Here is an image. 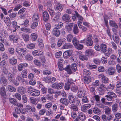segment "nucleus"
Here are the masks:
<instances>
[{
  "label": "nucleus",
  "instance_id": "50",
  "mask_svg": "<svg viewBox=\"0 0 121 121\" xmlns=\"http://www.w3.org/2000/svg\"><path fill=\"white\" fill-rule=\"evenodd\" d=\"M77 66L76 63H74L72 64L71 67V69L73 71H76L77 70Z\"/></svg>",
  "mask_w": 121,
  "mask_h": 121
},
{
  "label": "nucleus",
  "instance_id": "19",
  "mask_svg": "<svg viewBox=\"0 0 121 121\" xmlns=\"http://www.w3.org/2000/svg\"><path fill=\"white\" fill-rule=\"evenodd\" d=\"M73 26V23H71L68 24L66 25L65 27L68 32L70 33L71 31L72 30V29Z\"/></svg>",
  "mask_w": 121,
  "mask_h": 121
},
{
  "label": "nucleus",
  "instance_id": "3",
  "mask_svg": "<svg viewBox=\"0 0 121 121\" xmlns=\"http://www.w3.org/2000/svg\"><path fill=\"white\" fill-rule=\"evenodd\" d=\"M86 119L85 116L82 112H78L77 117L74 121H80V120L83 121Z\"/></svg>",
  "mask_w": 121,
  "mask_h": 121
},
{
  "label": "nucleus",
  "instance_id": "4",
  "mask_svg": "<svg viewBox=\"0 0 121 121\" xmlns=\"http://www.w3.org/2000/svg\"><path fill=\"white\" fill-rule=\"evenodd\" d=\"M64 86V83L62 82L55 83L52 85L51 87L53 88L59 90L61 89Z\"/></svg>",
  "mask_w": 121,
  "mask_h": 121
},
{
  "label": "nucleus",
  "instance_id": "12",
  "mask_svg": "<svg viewBox=\"0 0 121 121\" xmlns=\"http://www.w3.org/2000/svg\"><path fill=\"white\" fill-rule=\"evenodd\" d=\"M9 39L10 41H13L14 43H17L19 40L18 37L17 36L14 35H10L9 36Z\"/></svg>",
  "mask_w": 121,
  "mask_h": 121
},
{
  "label": "nucleus",
  "instance_id": "47",
  "mask_svg": "<svg viewBox=\"0 0 121 121\" xmlns=\"http://www.w3.org/2000/svg\"><path fill=\"white\" fill-rule=\"evenodd\" d=\"M4 20L5 23L10 24L11 21L10 18L8 17H5L4 18Z\"/></svg>",
  "mask_w": 121,
  "mask_h": 121
},
{
  "label": "nucleus",
  "instance_id": "48",
  "mask_svg": "<svg viewBox=\"0 0 121 121\" xmlns=\"http://www.w3.org/2000/svg\"><path fill=\"white\" fill-rule=\"evenodd\" d=\"M48 10L51 16L52 17L55 14V12L53 9L50 8H49L48 9Z\"/></svg>",
  "mask_w": 121,
  "mask_h": 121
},
{
  "label": "nucleus",
  "instance_id": "59",
  "mask_svg": "<svg viewBox=\"0 0 121 121\" xmlns=\"http://www.w3.org/2000/svg\"><path fill=\"white\" fill-rule=\"evenodd\" d=\"M107 94L112 97V98L113 99L114 98H116L117 97V95H116L112 92H108Z\"/></svg>",
  "mask_w": 121,
  "mask_h": 121
},
{
  "label": "nucleus",
  "instance_id": "6",
  "mask_svg": "<svg viewBox=\"0 0 121 121\" xmlns=\"http://www.w3.org/2000/svg\"><path fill=\"white\" fill-rule=\"evenodd\" d=\"M108 17L107 15H105L104 16V21L105 24L107 29L106 30V32L107 34L110 33L109 27L108 25Z\"/></svg>",
  "mask_w": 121,
  "mask_h": 121
},
{
  "label": "nucleus",
  "instance_id": "42",
  "mask_svg": "<svg viewBox=\"0 0 121 121\" xmlns=\"http://www.w3.org/2000/svg\"><path fill=\"white\" fill-rule=\"evenodd\" d=\"M73 31L75 34H76L79 32V29L76 24H75L73 29Z\"/></svg>",
  "mask_w": 121,
  "mask_h": 121
},
{
  "label": "nucleus",
  "instance_id": "52",
  "mask_svg": "<svg viewBox=\"0 0 121 121\" xmlns=\"http://www.w3.org/2000/svg\"><path fill=\"white\" fill-rule=\"evenodd\" d=\"M35 47V44L32 43L28 44L27 46V47L28 48L31 49L34 48Z\"/></svg>",
  "mask_w": 121,
  "mask_h": 121
},
{
  "label": "nucleus",
  "instance_id": "17",
  "mask_svg": "<svg viewBox=\"0 0 121 121\" xmlns=\"http://www.w3.org/2000/svg\"><path fill=\"white\" fill-rule=\"evenodd\" d=\"M43 20L45 22L47 21L49 18V15L46 11L43 12Z\"/></svg>",
  "mask_w": 121,
  "mask_h": 121
},
{
  "label": "nucleus",
  "instance_id": "62",
  "mask_svg": "<svg viewBox=\"0 0 121 121\" xmlns=\"http://www.w3.org/2000/svg\"><path fill=\"white\" fill-rule=\"evenodd\" d=\"M111 45L112 48L115 50H116L117 48V47L115 43L113 41H112L111 42Z\"/></svg>",
  "mask_w": 121,
  "mask_h": 121
},
{
  "label": "nucleus",
  "instance_id": "64",
  "mask_svg": "<svg viewBox=\"0 0 121 121\" xmlns=\"http://www.w3.org/2000/svg\"><path fill=\"white\" fill-rule=\"evenodd\" d=\"M9 62L12 65H15L17 62L16 59H14V58H12L10 60Z\"/></svg>",
  "mask_w": 121,
  "mask_h": 121
},
{
  "label": "nucleus",
  "instance_id": "34",
  "mask_svg": "<svg viewBox=\"0 0 121 121\" xmlns=\"http://www.w3.org/2000/svg\"><path fill=\"white\" fill-rule=\"evenodd\" d=\"M94 112L97 114H100L101 113V111L97 107H95L93 109Z\"/></svg>",
  "mask_w": 121,
  "mask_h": 121
},
{
  "label": "nucleus",
  "instance_id": "10",
  "mask_svg": "<svg viewBox=\"0 0 121 121\" xmlns=\"http://www.w3.org/2000/svg\"><path fill=\"white\" fill-rule=\"evenodd\" d=\"M98 89L100 93H101V94H103L106 90L107 88L106 86L102 84L100 85L99 87L98 88Z\"/></svg>",
  "mask_w": 121,
  "mask_h": 121
},
{
  "label": "nucleus",
  "instance_id": "43",
  "mask_svg": "<svg viewBox=\"0 0 121 121\" xmlns=\"http://www.w3.org/2000/svg\"><path fill=\"white\" fill-rule=\"evenodd\" d=\"M71 85V83L67 82L66 83L64 86L65 89L66 90H69L70 88V86Z\"/></svg>",
  "mask_w": 121,
  "mask_h": 121
},
{
  "label": "nucleus",
  "instance_id": "55",
  "mask_svg": "<svg viewBox=\"0 0 121 121\" xmlns=\"http://www.w3.org/2000/svg\"><path fill=\"white\" fill-rule=\"evenodd\" d=\"M73 38V36L71 34H69L67 36V40L69 42H70Z\"/></svg>",
  "mask_w": 121,
  "mask_h": 121
},
{
  "label": "nucleus",
  "instance_id": "14",
  "mask_svg": "<svg viewBox=\"0 0 121 121\" xmlns=\"http://www.w3.org/2000/svg\"><path fill=\"white\" fill-rule=\"evenodd\" d=\"M112 38L114 41L116 43H119L120 40L118 35L116 33H114L112 35Z\"/></svg>",
  "mask_w": 121,
  "mask_h": 121
},
{
  "label": "nucleus",
  "instance_id": "44",
  "mask_svg": "<svg viewBox=\"0 0 121 121\" xmlns=\"http://www.w3.org/2000/svg\"><path fill=\"white\" fill-rule=\"evenodd\" d=\"M63 25V23L61 22H59L58 24H56L55 26V28H56L58 29H60L61 28Z\"/></svg>",
  "mask_w": 121,
  "mask_h": 121
},
{
  "label": "nucleus",
  "instance_id": "22",
  "mask_svg": "<svg viewBox=\"0 0 121 121\" xmlns=\"http://www.w3.org/2000/svg\"><path fill=\"white\" fill-rule=\"evenodd\" d=\"M52 33L56 37L59 36L60 33L59 30L56 28H54L53 29Z\"/></svg>",
  "mask_w": 121,
  "mask_h": 121
},
{
  "label": "nucleus",
  "instance_id": "57",
  "mask_svg": "<svg viewBox=\"0 0 121 121\" xmlns=\"http://www.w3.org/2000/svg\"><path fill=\"white\" fill-rule=\"evenodd\" d=\"M116 69L117 72L118 73H120L121 72V66L119 64L116 65Z\"/></svg>",
  "mask_w": 121,
  "mask_h": 121
},
{
  "label": "nucleus",
  "instance_id": "20",
  "mask_svg": "<svg viewBox=\"0 0 121 121\" xmlns=\"http://www.w3.org/2000/svg\"><path fill=\"white\" fill-rule=\"evenodd\" d=\"M1 83L5 86L7 85V81L6 78L4 76L1 77L0 78Z\"/></svg>",
  "mask_w": 121,
  "mask_h": 121
},
{
  "label": "nucleus",
  "instance_id": "45",
  "mask_svg": "<svg viewBox=\"0 0 121 121\" xmlns=\"http://www.w3.org/2000/svg\"><path fill=\"white\" fill-rule=\"evenodd\" d=\"M9 101L10 103L14 105H16L17 104V102L15 99L12 98H9Z\"/></svg>",
  "mask_w": 121,
  "mask_h": 121
},
{
  "label": "nucleus",
  "instance_id": "23",
  "mask_svg": "<svg viewBox=\"0 0 121 121\" xmlns=\"http://www.w3.org/2000/svg\"><path fill=\"white\" fill-rule=\"evenodd\" d=\"M22 37L25 42L28 41L29 39V35L27 34H22Z\"/></svg>",
  "mask_w": 121,
  "mask_h": 121
},
{
  "label": "nucleus",
  "instance_id": "9",
  "mask_svg": "<svg viewBox=\"0 0 121 121\" xmlns=\"http://www.w3.org/2000/svg\"><path fill=\"white\" fill-rule=\"evenodd\" d=\"M62 19L66 24L68 23L71 21L69 15L66 14H65L62 16Z\"/></svg>",
  "mask_w": 121,
  "mask_h": 121
},
{
  "label": "nucleus",
  "instance_id": "32",
  "mask_svg": "<svg viewBox=\"0 0 121 121\" xmlns=\"http://www.w3.org/2000/svg\"><path fill=\"white\" fill-rule=\"evenodd\" d=\"M26 110L27 111H31L32 112H34L35 111V108L33 107H32L30 105L26 106L25 108Z\"/></svg>",
  "mask_w": 121,
  "mask_h": 121
},
{
  "label": "nucleus",
  "instance_id": "60",
  "mask_svg": "<svg viewBox=\"0 0 121 121\" xmlns=\"http://www.w3.org/2000/svg\"><path fill=\"white\" fill-rule=\"evenodd\" d=\"M0 8L2 10L3 13L4 15H6L8 14L7 10L6 9L1 6H0Z\"/></svg>",
  "mask_w": 121,
  "mask_h": 121
},
{
  "label": "nucleus",
  "instance_id": "31",
  "mask_svg": "<svg viewBox=\"0 0 121 121\" xmlns=\"http://www.w3.org/2000/svg\"><path fill=\"white\" fill-rule=\"evenodd\" d=\"M69 106V107L71 110L73 111H76L78 110V107L76 105L74 104H71Z\"/></svg>",
  "mask_w": 121,
  "mask_h": 121
},
{
  "label": "nucleus",
  "instance_id": "61",
  "mask_svg": "<svg viewBox=\"0 0 121 121\" xmlns=\"http://www.w3.org/2000/svg\"><path fill=\"white\" fill-rule=\"evenodd\" d=\"M72 42L74 46L77 45V44L79 43L78 41L75 37H74L73 39Z\"/></svg>",
  "mask_w": 121,
  "mask_h": 121
},
{
  "label": "nucleus",
  "instance_id": "18",
  "mask_svg": "<svg viewBox=\"0 0 121 121\" xmlns=\"http://www.w3.org/2000/svg\"><path fill=\"white\" fill-rule=\"evenodd\" d=\"M39 15L37 13L34 14L32 18L33 22H38L39 20Z\"/></svg>",
  "mask_w": 121,
  "mask_h": 121
},
{
  "label": "nucleus",
  "instance_id": "5",
  "mask_svg": "<svg viewBox=\"0 0 121 121\" xmlns=\"http://www.w3.org/2000/svg\"><path fill=\"white\" fill-rule=\"evenodd\" d=\"M116 72L115 68L112 67H109L106 72V73L109 75H113Z\"/></svg>",
  "mask_w": 121,
  "mask_h": 121
},
{
  "label": "nucleus",
  "instance_id": "8",
  "mask_svg": "<svg viewBox=\"0 0 121 121\" xmlns=\"http://www.w3.org/2000/svg\"><path fill=\"white\" fill-rule=\"evenodd\" d=\"M61 15V13L59 12H58L56 13L55 17L52 19V22L55 23L58 22L60 19V17Z\"/></svg>",
  "mask_w": 121,
  "mask_h": 121
},
{
  "label": "nucleus",
  "instance_id": "11",
  "mask_svg": "<svg viewBox=\"0 0 121 121\" xmlns=\"http://www.w3.org/2000/svg\"><path fill=\"white\" fill-rule=\"evenodd\" d=\"M32 53L34 56H38L43 55L44 53V52L42 50H34L32 51Z\"/></svg>",
  "mask_w": 121,
  "mask_h": 121
},
{
  "label": "nucleus",
  "instance_id": "1",
  "mask_svg": "<svg viewBox=\"0 0 121 121\" xmlns=\"http://www.w3.org/2000/svg\"><path fill=\"white\" fill-rule=\"evenodd\" d=\"M75 14H72V18L73 21H76V18H77L78 21L77 22H82L84 19L83 17L76 11H75Z\"/></svg>",
  "mask_w": 121,
  "mask_h": 121
},
{
  "label": "nucleus",
  "instance_id": "24",
  "mask_svg": "<svg viewBox=\"0 0 121 121\" xmlns=\"http://www.w3.org/2000/svg\"><path fill=\"white\" fill-rule=\"evenodd\" d=\"M72 45L70 43H65L62 47L63 49H67L70 48H72Z\"/></svg>",
  "mask_w": 121,
  "mask_h": 121
},
{
  "label": "nucleus",
  "instance_id": "38",
  "mask_svg": "<svg viewBox=\"0 0 121 121\" xmlns=\"http://www.w3.org/2000/svg\"><path fill=\"white\" fill-rule=\"evenodd\" d=\"M79 58L82 61L84 60H88V58L85 55L83 54H80L79 56Z\"/></svg>",
  "mask_w": 121,
  "mask_h": 121
},
{
  "label": "nucleus",
  "instance_id": "28",
  "mask_svg": "<svg viewBox=\"0 0 121 121\" xmlns=\"http://www.w3.org/2000/svg\"><path fill=\"white\" fill-rule=\"evenodd\" d=\"M91 80V77L89 76H85L84 79V83L87 84H88L90 83Z\"/></svg>",
  "mask_w": 121,
  "mask_h": 121
},
{
  "label": "nucleus",
  "instance_id": "41",
  "mask_svg": "<svg viewBox=\"0 0 121 121\" xmlns=\"http://www.w3.org/2000/svg\"><path fill=\"white\" fill-rule=\"evenodd\" d=\"M38 41L39 47L41 48H43L44 45L42 39L41 38H39Z\"/></svg>",
  "mask_w": 121,
  "mask_h": 121
},
{
  "label": "nucleus",
  "instance_id": "13",
  "mask_svg": "<svg viewBox=\"0 0 121 121\" xmlns=\"http://www.w3.org/2000/svg\"><path fill=\"white\" fill-rule=\"evenodd\" d=\"M72 53V50L66 51L64 52L63 56L65 59H67L70 56Z\"/></svg>",
  "mask_w": 121,
  "mask_h": 121
},
{
  "label": "nucleus",
  "instance_id": "16",
  "mask_svg": "<svg viewBox=\"0 0 121 121\" xmlns=\"http://www.w3.org/2000/svg\"><path fill=\"white\" fill-rule=\"evenodd\" d=\"M60 102L66 106H68L69 104L67 99L65 98H61L60 100Z\"/></svg>",
  "mask_w": 121,
  "mask_h": 121
},
{
  "label": "nucleus",
  "instance_id": "29",
  "mask_svg": "<svg viewBox=\"0 0 121 121\" xmlns=\"http://www.w3.org/2000/svg\"><path fill=\"white\" fill-rule=\"evenodd\" d=\"M18 92L21 94H24L26 91V89L23 87L21 86L19 87L17 90Z\"/></svg>",
  "mask_w": 121,
  "mask_h": 121
},
{
  "label": "nucleus",
  "instance_id": "40",
  "mask_svg": "<svg viewBox=\"0 0 121 121\" xmlns=\"http://www.w3.org/2000/svg\"><path fill=\"white\" fill-rule=\"evenodd\" d=\"M21 75L23 78H26L27 76V70H24L22 71L21 72Z\"/></svg>",
  "mask_w": 121,
  "mask_h": 121
},
{
  "label": "nucleus",
  "instance_id": "30",
  "mask_svg": "<svg viewBox=\"0 0 121 121\" xmlns=\"http://www.w3.org/2000/svg\"><path fill=\"white\" fill-rule=\"evenodd\" d=\"M31 40L33 41H35L38 37L37 34L35 33H32L30 35Z\"/></svg>",
  "mask_w": 121,
  "mask_h": 121
},
{
  "label": "nucleus",
  "instance_id": "7",
  "mask_svg": "<svg viewBox=\"0 0 121 121\" xmlns=\"http://www.w3.org/2000/svg\"><path fill=\"white\" fill-rule=\"evenodd\" d=\"M85 55L88 57L92 56L95 54L94 50L91 49H87L85 52Z\"/></svg>",
  "mask_w": 121,
  "mask_h": 121
},
{
  "label": "nucleus",
  "instance_id": "39",
  "mask_svg": "<svg viewBox=\"0 0 121 121\" xmlns=\"http://www.w3.org/2000/svg\"><path fill=\"white\" fill-rule=\"evenodd\" d=\"M104 109L106 114V115L109 114L110 113L111 109L108 106H105Z\"/></svg>",
  "mask_w": 121,
  "mask_h": 121
},
{
  "label": "nucleus",
  "instance_id": "35",
  "mask_svg": "<svg viewBox=\"0 0 121 121\" xmlns=\"http://www.w3.org/2000/svg\"><path fill=\"white\" fill-rule=\"evenodd\" d=\"M54 7L56 9L60 11H62L63 9V8L61 5V4H57L56 5H55Z\"/></svg>",
  "mask_w": 121,
  "mask_h": 121
},
{
  "label": "nucleus",
  "instance_id": "25",
  "mask_svg": "<svg viewBox=\"0 0 121 121\" xmlns=\"http://www.w3.org/2000/svg\"><path fill=\"white\" fill-rule=\"evenodd\" d=\"M40 92L38 90L35 89L33 92L31 93V95L35 97L38 96L40 95Z\"/></svg>",
  "mask_w": 121,
  "mask_h": 121
},
{
  "label": "nucleus",
  "instance_id": "53",
  "mask_svg": "<svg viewBox=\"0 0 121 121\" xmlns=\"http://www.w3.org/2000/svg\"><path fill=\"white\" fill-rule=\"evenodd\" d=\"M8 73V71L5 67H3L2 69V74L3 75H6Z\"/></svg>",
  "mask_w": 121,
  "mask_h": 121
},
{
  "label": "nucleus",
  "instance_id": "26",
  "mask_svg": "<svg viewBox=\"0 0 121 121\" xmlns=\"http://www.w3.org/2000/svg\"><path fill=\"white\" fill-rule=\"evenodd\" d=\"M91 105L90 104H87L84 105L82 108L81 110L83 112L85 111L88 109L90 107Z\"/></svg>",
  "mask_w": 121,
  "mask_h": 121
},
{
  "label": "nucleus",
  "instance_id": "49",
  "mask_svg": "<svg viewBox=\"0 0 121 121\" xmlns=\"http://www.w3.org/2000/svg\"><path fill=\"white\" fill-rule=\"evenodd\" d=\"M31 25V27L32 29H34L38 26V23L36 22H33Z\"/></svg>",
  "mask_w": 121,
  "mask_h": 121
},
{
  "label": "nucleus",
  "instance_id": "63",
  "mask_svg": "<svg viewBox=\"0 0 121 121\" xmlns=\"http://www.w3.org/2000/svg\"><path fill=\"white\" fill-rule=\"evenodd\" d=\"M35 90V89L31 86L29 87L27 89V92L29 93H30L31 95V93H33L34 91Z\"/></svg>",
  "mask_w": 121,
  "mask_h": 121
},
{
  "label": "nucleus",
  "instance_id": "33",
  "mask_svg": "<svg viewBox=\"0 0 121 121\" xmlns=\"http://www.w3.org/2000/svg\"><path fill=\"white\" fill-rule=\"evenodd\" d=\"M21 30L22 31L26 33H31L32 32L31 31L29 28L22 27L21 28Z\"/></svg>",
  "mask_w": 121,
  "mask_h": 121
},
{
  "label": "nucleus",
  "instance_id": "37",
  "mask_svg": "<svg viewBox=\"0 0 121 121\" xmlns=\"http://www.w3.org/2000/svg\"><path fill=\"white\" fill-rule=\"evenodd\" d=\"M0 94L1 96H4L5 95V90L4 87H2L0 89Z\"/></svg>",
  "mask_w": 121,
  "mask_h": 121
},
{
  "label": "nucleus",
  "instance_id": "51",
  "mask_svg": "<svg viewBox=\"0 0 121 121\" xmlns=\"http://www.w3.org/2000/svg\"><path fill=\"white\" fill-rule=\"evenodd\" d=\"M46 99L50 101H52L53 100V96L52 95H46Z\"/></svg>",
  "mask_w": 121,
  "mask_h": 121
},
{
  "label": "nucleus",
  "instance_id": "46",
  "mask_svg": "<svg viewBox=\"0 0 121 121\" xmlns=\"http://www.w3.org/2000/svg\"><path fill=\"white\" fill-rule=\"evenodd\" d=\"M25 59L27 60H32L33 57L30 54H27L25 56Z\"/></svg>",
  "mask_w": 121,
  "mask_h": 121
},
{
  "label": "nucleus",
  "instance_id": "36",
  "mask_svg": "<svg viewBox=\"0 0 121 121\" xmlns=\"http://www.w3.org/2000/svg\"><path fill=\"white\" fill-rule=\"evenodd\" d=\"M7 87L8 89L10 91L14 92L16 91L15 88L11 85H9Z\"/></svg>",
  "mask_w": 121,
  "mask_h": 121
},
{
  "label": "nucleus",
  "instance_id": "58",
  "mask_svg": "<svg viewBox=\"0 0 121 121\" xmlns=\"http://www.w3.org/2000/svg\"><path fill=\"white\" fill-rule=\"evenodd\" d=\"M8 79L10 82H12L14 79V76L11 73H9L8 74Z\"/></svg>",
  "mask_w": 121,
  "mask_h": 121
},
{
  "label": "nucleus",
  "instance_id": "15",
  "mask_svg": "<svg viewBox=\"0 0 121 121\" xmlns=\"http://www.w3.org/2000/svg\"><path fill=\"white\" fill-rule=\"evenodd\" d=\"M68 99L69 103L71 104H74L75 103V98L74 96L69 95L68 96Z\"/></svg>",
  "mask_w": 121,
  "mask_h": 121
},
{
  "label": "nucleus",
  "instance_id": "56",
  "mask_svg": "<svg viewBox=\"0 0 121 121\" xmlns=\"http://www.w3.org/2000/svg\"><path fill=\"white\" fill-rule=\"evenodd\" d=\"M112 110L113 112H116L118 110V106L117 104L115 103L112 106Z\"/></svg>",
  "mask_w": 121,
  "mask_h": 121
},
{
  "label": "nucleus",
  "instance_id": "21",
  "mask_svg": "<svg viewBox=\"0 0 121 121\" xmlns=\"http://www.w3.org/2000/svg\"><path fill=\"white\" fill-rule=\"evenodd\" d=\"M109 23L110 26L112 27H115L116 29H117L118 27V26L115 23V21L110 20L109 21Z\"/></svg>",
  "mask_w": 121,
  "mask_h": 121
},
{
  "label": "nucleus",
  "instance_id": "27",
  "mask_svg": "<svg viewBox=\"0 0 121 121\" xmlns=\"http://www.w3.org/2000/svg\"><path fill=\"white\" fill-rule=\"evenodd\" d=\"M100 50L102 52H104L107 49V45L104 44H101L100 45Z\"/></svg>",
  "mask_w": 121,
  "mask_h": 121
},
{
  "label": "nucleus",
  "instance_id": "54",
  "mask_svg": "<svg viewBox=\"0 0 121 121\" xmlns=\"http://www.w3.org/2000/svg\"><path fill=\"white\" fill-rule=\"evenodd\" d=\"M65 39H59L57 43V45L58 47H60L61 46L63 43L64 41H65Z\"/></svg>",
  "mask_w": 121,
  "mask_h": 121
},
{
  "label": "nucleus",
  "instance_id": "2",
  "mask_svg": "<svg viewBox=\"0 0 121 121\" xmlns=\"http://www.w3.org/2000/svg\"><path fill=\"white\" fill-rule=\"evenodd\" d=\"M16 51L19 55L23 57L27 53V49L25 48H17L16 49Z\"/></svg>",
  "mask_w": 121,
  "mask_h": 121
}]
</instances>
